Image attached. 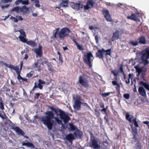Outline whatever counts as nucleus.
I'll list each match as a JSON object with an SVG mask.
<instances>
[{"mask_svg":"<svg viewBox=\"0 0 149 149\" xmlns=\"http://www.w3.org/2000/svg\"><path fill=\"white\" fill-rule=\"evenodd\" d=\"M46 116H44L41 118V121L45 125L47 126L49 130L52 129L54 120L52 119L54 118L58 124H61V121L58 118L54 117L53 113L51 111H47L45 113Z\"/></svg>","mask_w":149,"mask_h":149,"instance_id":"1","label":"nucleus"},{"mask_svg":"<svg viewBox=\"0 0 149 149\" xmlns=\"http://www.w3.org/2000/svg\"><path fill=\"white\" fill-rule=\"evenodd\" d=\"M51 109L54 111L57 115L60 116V118L63 120L65 124L70 120V118L68 114L65 113L60 109L57 110L53 108H52Z\"/></svg>","mask_w":149,"mask_h":149,"instance_id":"2","label":"nucleus"},{"mask_svg":"<svg viewBox=\"0 0 149 149\" xmlns=\"http://www.w3.org/2000/svg\"><path fill=\"white\" fill-rule=\"evenodd\" d=\"M92 57L93 54L90 52L84 54L83 57V60L84 63L91 69L92 66V60L91 59V58Z\"/></svg>","mask_w":149,"mask_h":149,"instance_id":"3","label":"nucleus"},{"mask_svg":"<svg viewBox=\"0 0 149 149\" xmlns=\"http://www.w3.org/2000/svg\"><path fill=\"white\" fill-rule=\"evenodd\" d=\"M70 33L69 30L67 28L62 29L58 33V35L60 38H63L68 35Z\"/></svg>","mask_w":149,"mask_h":149,"instance_id":"4","label":"nucleus"},{"mask_svg":"<svg viewBox=\"0 0 149 149\" xmlns=\"http://www.w3.org/2000/svg\"><path fill=\"white\" fill-rule=\"evenodd\" d=\"M102 13L107 21L109 22L112 21V19L108 10L105 9L103 10H102Z\"/></svg>","mask_w":149,"mask_h":149,"instance_id":"5","label":"nucleus"},{"mask_svg":"<svg viewBox=\"0 0 149 149\" xmlns=\"http://www.w3.org/2000/svg\"><path fill=\"white\" fill-rule=\"evenodd\" d=\"M79 84L82 86L86 87L88 86L87 81L84 78V76H80L79 78Z\"/></svg>","mask_w":149,"mask_h":149,"instance_id":"6","label":"nucleus"},{"mask_svg":"<svg viewBox=\"0 0 149 149\" xmlns=\"http://www.w3.org/2000/svg\"><path fill=\"white\" fill-rule=\"evenodd\" d=\"M141 56L142 60H146L149 58V47L146 48Z\"/></svg>","mask_w":149,"mask_h":149,"instance_id":"7","label":"nucleus"},{"mask_svg":"<svg viewBox=\"0 0 149 149\" xmlns=\"http://www.w3.org/2000/svg\"><path fill=\"white\" fill-rule=\"evenodd\" d=\"M10 1H11V0H2V1L0 3V6H1V8L4 10L5 8H7L9 6V4H5V3Z\"/></svg>","mask_w":149,"mask_h":149,"instance_id":"8","label":"nucleus"},{"mask_svg":"<svg viewBox=\"0 0 149 149\" xmlns=\"http://www.w3.org/2000/svg\"><path fill=\"white\" fill-rule=\"evenodd\" d=\"M38 83H39L38 84V86H37L36 82H35V86L33 89V91L34 89L36 88H38L40 89H42L43 87V86L42 85L45 84V82L41 79H39Z\"/></svg>","mask_w":149,"mask_h":149,"instance_id":"9","label":"nucleus"},{"mask_svg":"<svg viewBox=\"0 0 149 149\" xmlns=\"http://www.w3.org/2000/svg\"><path fill=\"white\" fill-rule=\"evenodd\" d=\"M104 49L103 48L98 50L96 53L97 56L100 58L103 59L104 58Z\"/></svg>","mask_w":149,"mask_h":149,"instance_id":"10","label":"nucleus"},{"mask_svg":"<svg viewBox=\"0 0 149 149\" xmlns=\"http://www.w3.org/2000/svg\"><path fill=\"white\" fill-rule=\"evenodd\" d=\"M139 94L142 96L147 97L146 91L143 86H139L138 88Z\"/></svg>","mask_w":149,"mask_h":149,"instance_id":"11","label":"nucleus"},{"mask_svg":"<svg viewBox=\"0 0 149 149\" xmlns=\"http://www.w3.org/2000/svg\"><path fill=\"white\" fill-rule=\"evenodd\" d=\"M100 142L94 138V149H99L101 148Z\"/></svg>","mask_w":149,"mask_h":149,"instance_id":"12","label":"nucleus"},{"mask_svg":"<svg viewBox=\"0 0 149 149\" xmlns=\"http://www.w3.org/2000/svg\"><path fill=\"white\" fill-rule=\"evenodd\" d=\"M42 46L39 45L38 48L34 50V52L40 56H42Z\"/></svg>","mask_w":149,"mask_h":149,"instance_id":"13","label":"nucleus"},{"mask_svg":"<svg viewBox=\"0 0 149 149\" xmlns=\"http://www.w3.org/2000/svg\"><path fill=\"white\" fill-rule=\"evenodd\" d=\"M81 103L78 100H75L74 104L73 105V107L76 110L79 109L80 108Z\"/></svg>","mask_w":149,"mask_h":149,"instance_id":"14","label":"nucleus"},{"mask_svg":"<svg viewBox=\"0 0 149 149\" xmlns=\"http://www.w3.org/2000/svg\"><path fill=\"white\" fill-rule=\"evenodd\" d=\"M62 1V2L61 3L58 5V6L56 7V8L60 9L61 7L65 8L68 7V1L63 0Z\"/></svg>","mask_w":149,"mask_h":149,"instance_id":"15","label":"nucleus"},{"mask_svg":"<svg viewBox=\"0 0 149 149\" xmlns=\"http://www.w3.org/2000/svg\"><path fill=\"white\" fill-rule=\"evenodd\" d=\"M119 31L118 30L116 31L115 32L113 33L112 37V40L113 41L119 38Z\"/></svg>","mask_w":149,"mask_h":149,"instance_id":"16","label":"nucleus"},{"mask_svg":"<svg viewBox=\"0 0 149 149\" xmlns=\"http://www.w3.org/2000/svg\"><path fill=\"white\" fill-rule=\"evenodd\" d=\"M125 113L126 119L130 122H132V120L134 118L133 116L132 115H130L126 111L123 112V113L124 114H125Z\"/></svg>","mask_w":149,"mask_h":149,"instance_id":"17","label":"nucleus"},{"mask_svg":"<svg viewBox=\"0 0 149 149\" xmlns=\"http://www.w3.org/2000/svg\"><path fill=\"white\" fill-rule=\"evenodd\" d=\"M133 74H131L130 73L128 74V79L127 80H126L127 78L125 74H123V78L125 80V82L126 84H129L130 83V79H133V77L132 75Z\"/></svg>","mask_w":149,"mask_h":149,"instance_id":"18","label":"nucleus"},{"mask_svg":"<svg viewBox=\"0 0 149 149\" xmlns=\"http://www.w3.org/2000/svg\"><path fill=\"white\" fill-rule=\"evenodd\" d=\"M93 6V1L92 0H89L87 2L86 6H84V9H88L92 7Z\"/></svg>","mask_w":149,"mask_h":149,"instance_id":"19","label":"nucleus"},{"mask_svg":"<svg viewBox=\"0 0 149 149\" xmlns=\"http://www.w3.org/2000/svg\"><path fill=\"white\" fill-rule=\"evenodd\" d=\"M138 17L134 14H132L130 16H127V18L128 19L132 20L134 21L137 20Z\"/></svg>","mask_w":149,"mask_h":149,"instance_id":"20","label":"nucleus"},{"mask_svg":"<svg viewBox=\"0 0 149 149\" xmlns=\"http://www.w3.org/2000/svg\"><path fill=\"white\" fill-rule=\"evenodd\" d=\"M139 40L138 42L140 44H145L146 43V40L145 38L143 36H142L139 38Z\"/></svg>","mask_w":149,"mask_h":149,"instance_id":"21","label":"nucleus"},{"mask_svg":"<svg viewBox=\"0 0 149 149\" xmlns=\"http://www.w3.org/2000/svg\"><path fill=\"white\" fill-rule=\"evenodd\" d=\"M21 12L29 13V8H27L26 6L21 7Z\"/></svg>","mask_w":149,"mask_h":149,"instance_id":"22","label":"nucleus"},{"mask_svg":"<svg viewBox=\"0 0 149 149\" xmlns=\"http://www.w3.org/2000/svg\"><path fill=\"white\" fill-rule=\"evenodd\" d=\"M140 85H142L146 90L149 91V84L148 83L141 81L140 82Z\"/></svg>","mask_w":149,"mask_h":149,"instance_id":"23","label":"nucleus"},{"mask_svg":"<svg viewBox=\"0 0 149 149\" xmlns=\"http://www.w3.org/2000/svg\"><path fill=\"white\" fill-rule=\"evenodd\" d=\"M14 129L16 132L19 134H20L21 135H23L24 133V132L19 127H15L13 128Z\"/></svg>","mask_w":149,"mask_h":149,"instance_id":"24","label":"nucleus"},{"mask_svg":"<svg viewBox=\"0 0 149 149\" xmlns=\"http://www.w3.org/2000/svg\"><path fill=\"white\" fill-rule=\"evenodd\" d=\"M134 68L135 69L136 72H138V76L140 75L141 73L143 71V69L138 66H135Z\"/></svg>","mask_w":149,"mask_h":149,"instance_id":"25","label":"nucleus"},{"mask_svg":"<svg viewBox=\"0 0 149 149\" xmlns=\"http://www.w3.org/2000/svg\"><path fill=\"white\" fill-rule=\"evenodd\" d=\"M71 6L72 8L75 10H78L79 9V6L78 3L75 4L74 3H71Z\"/></svg>","mask_w":149,"mask_h":149,"instance_id":"26","label":"nucleus"},{"mask_svg":"<svg viewBox=\"0 0 149 149\" xmlns=\"http://www.w3.org/2000/svg\"><path fill=\"white\" fill-rule=\"evenodd\" d=\"M21 7L19 6H17L14 7L12 9L11 11H15L17 13L21 12Z\"/></svg>","mask_w":149,"mask_h":149,"instance_id":"27","label":"nucleus"},{"mask_svg":"<svg viewBox=\"0 0 149 149\" xmlns=\"http://www.w3.org/2000/svg\"><path fill=\"white\" fill-rule=\"evenodd\" d=\"M66 138L68 140L70 141L73 139V136L72 134H70L66 136Z\"/></svg>","mask_w":149,"mask_h":149,"instance_id":"28","label":"nucleus"},{"mask_svg":"<svg viewBox=\"0 0 149 149\" xmlns=\"http://www.w3.org/2000/svg\"><path fill=\"white\" fill-rule=\"evenodd\" d=\"M113 93L114 92H108L107 93H100V94L101 95L102 97H106L107 96L109 95L110 94H113Z\"/></svg>","mask_w":149,"mask_h":149,"instance_id":"29","label":"nucleus"},{"mask_svg":"<svg viewBox=\"0 0 149 149\" xmlns=\"http://www.w3.org/2000/svg\"><path fill=\"white\" fill-rule=\"evenodd\" d=\"M13 69L16 71L17 74H18V72L19 73H20L21 70L20 68V70L19 69V67L17 66H16L15 67H14L13 66Z\"/></svg>","mask_w":149,"mask_h":149,"instance_id":"30","label":"nucleus"},{"mask_svg":"<svg viewBox=\"0 0 149 149\" xmlns=\"http://www.w3.org/2000/svg\"><path fill=\"white\" fill-rule=\"evenodd\" d=\"M129 43L133 46H136L138 45L139 42L137 41L134 42V41H131L129 42Z\"/></svg>","mask_w":149,"mask_h":149,"instance_id":"31","label":"nucleus"},{"mask_svg":"<svg viewBox=\"0 0 149 149\" xmlns=\"http://www.w3.org/2000/svg\"><path fill=\"white\" fill-rule=\"evenodd\" d=\"M25 36H20L19 37V38L21 41L25 42L26 41V39L24 38Z\"/></svg>","mask_w":149,"mask_h":149,"instance_id":"32","label":"nucleus"},{"mask_svg":"<svg viewBox=\"0 0 149 149\" xmlns=\"http://www.w3.org/2000/svg\"><path fill=\"white\" fill-rule=\"evenodd\" d=\"M0 63H3L4 65L6 67L9 68H10L13 69V66L12 65H9L8 64L6 63H4L3 61L0 62Z\"/></svg>","mask_w":149,"mask_h":149,"instance_id":"33","label":"nucleus"},{"mask_svg":"<svg viewBox=\"0 0 149 149\" xmlns=\"http://www.w3.org/2000/svg\"><path fill=\"white\" fill-rule=\"evenodd\" d=\"M28 44L31 45L33 47H35L37 45V44L32 41H29L27 42Z\"/></svg>","mask_w":149,"mask_h":149,"instance_id":"34","label":"nucleus"},{"mask_svg":"<svg viewBox=\"0 0 149 149\" xmlns=\"http://www.w3.org/2000/svg\"><path fill=\"white\" fill-rule=\"evenodd\" d=\"M133 122L134 125L135 127H139V125L136 120V118H135L133 120Z\"/></svg>","mask_w":149,"mask_h":149,"instance_id":"35","label":"nucleus"},{"mask_svg":"<svg viewBox=\"0 0 149 149\" xmlns=\"http://www.w3.org/2000/svg\"><path fill=\"white\" fill-rule=\"evenodd\" d=\"M26 145L28 147H30L31 148H34V146L33 143L28 142L26 143Z\"/></svg>","mask_w":149,"mask_h":149,"instance_id":"36","label":"nucleus"},{"mask_svg":"<svg viewBox=\"0 0 149 149\" xmlns=\"http://www.w3.org/2000/svg\"><path fill=\"white\" fill-rule=\"evenodd\" d=\"M111 50V49H110L107 50H105L104 49V53L105 52H106V55H109L110 56Z\"/></svg>","mask_w":149,"mask_h":149,"instance_id":"37","label":"nucleus"},{"mask_svg":"<svg viewBox=\"0 0 149 149\" xmlns=\"http://www.w3.org/2000/svg\"><path fill=\"white\" fill-rule=\"evenodd\" d=\"M18 31L20 33V36H26L25 32L22 29H21Z\"/></svg>","mask_w":149,"mask_h":149,"instance_id":"38","label":"nucleus"},{"mask_svg":"<svg viewBox=\"0 0 149 149\" xmlns=\"http://www.w3.org/2000/svg\"><path fill=\"white\" fill-rule=\"evenodd\" d=\"M108 108V106L106 107V108H103L101 110V112L103 113V114H107V110Z\"/></svg>","mask_w":149,"mask_h":149,"instance_id":"39","label":"nucleus"},{"mask_svg":"<svg viewBox=\"0 0 149 149\" xmlns=\"http://www.w3.org/2000/svg\"><path fill=\"white\" fill-rule=\"evenodd\" d=\"M34 73V71H32L30 72L28 74H27L26 75V77H28V78H29L31 77L32 76L33 74Z\"/></svg>","mask_w":149,"mask_h":149,"instance_id":"40","label":"nucleus"},{"mask_svg":"<svg viewBox=\"0 0 149 149\" xmlns=\"http://www.w3.org/2000/svg\"><path fill=\"white\" fill-rule=\"evenodd\" d=\"M137 133V132L136 130L132 129V134L133 135L134 138L135 137V136Z\"/></svg>","mask_w":149,"mask_h":149,"instance_id":"41","label":"nucleus"},{"mask_svg":"<svg viewBox=\"0 0 149 149\" xmlns=\"http://www.w3.org/2000/svg\"><path fill=\"white\" fill-rule=\"evenodd\" d=\"M135 148L136 149H141V143L138 142L137 144L135 146Z\"/></svg>","mask_w":149,"mask_h":149,"instance_id":"42","label":"nucleus"},{"mask_svg":"<svg viewBox=\"0 0 149 149\" xmlns=\"http://www.w3.org/2000/svg\"><path fill=\"white\" fill-rule=\"evenodd\" d=\"M123 97L127 99H128L130 98V95L128 93H125L123 95Z\"/></svg>","mask_w":149,"mask_h":149,"instance_id":"43","label":"nucleus"},{"mask_svg":"<svg viewBox=\"0 0 149 149\" xmlns=\"http://www.w3.org/2000/svg\"><path fill=\"white\" fill-rule=\"evenodd\" d=\"M22 4L23 5H27L29 3L28 0H22Z\"/></svg>","mask_w":149,"mask_h":149,"instance_id":"44","label":"nucleus"},{"mask_svg":"<svg viewBox=\"0 0 149 149\" xmlns=\"http://www.w3.org/2000/svg\"><path fill=\"white\" fill-rule=\"evenodd\" d=\"M69 126L70 129L72 130H74L75 129V127L72 124L70 123Z\"/></svg>","mask_w":149,"mask_h":149,"instance_id":"45","label":"nucleus"},{"mask_svg":"<svg viewBox=\"0 0 149 149\" xmlns=\"http://www.w3.org/2000/svg\"><path fill=\"white\" fill-rule=\"evenodd\" d=\"M106 115L104 117V120H106V123H107L109 122V120L108 118V115L107 113V114H105Z\"/></svg>","mask_w":149,"mask_h":149,"instance_id":"46","label":"nucleus"},{"mask_svg":"<svg viewBox=\"0 0 149 149\" xmlns=\"http://www.w3.org/2000/svg\"><path fill=\"white\" fill-rule=\"evenodd\" d=\"M95 39L97 43H99V37L98 36L96 35L95 36Z\"/></svg>","mask_w":149,"mask_h":149,"instance_id":"47","label":"nucleus"},{"mask_svg":"<svg viewBox=\"0 0 149 149\" xmlns=\"http://www.w3.org/2000/svg\"><path fill=\"white\" fill-rule=\"evenodd\" d=\"M10 19L12 20V21L15 22H18V20L17 18H15V17L12 16Z\"/></svg>","mask_w":149,"mask_h":149,"instance_id":"48","label":"nucleus"},{"mask_svg":"<svg viewBox=\"0 0 149 149\" xmlns=\"http://www.w3.org/2000/svg\"><path fill=\"white\" fill-rule=\"evenodd\" d=\"M147 97H142L141 99V100L142 102L143 103H145L147 101Z\"/></svg>","mask_w":149,"mask_h":149,"instance_id":"49","label":"nucleus"},{"mask_svg":"<svg viewBox=\"0 0 149 149\" xmlns=\"http://www.w3.org/2000/svg\"><path fill=\"white\" fill-rule=\"evenodd\" d=\"M77 47V48L79 50H82L83 48L82 46L80 45H79L78 44L76 45Z\"/></svg>","mask_w":149,"mask_h":149,"instance_id":"50","label":"nucleus"},{"mask_svg":"<svg viewBox=\"0 0 149 149\" xmlns=\"http://www.w3.org/2000/svg\"><path fill=\"white\" fill-rule=\"evenodd\" d=\"M22 0H17L15 2V4L16 5H18L20 3H22Z\"/></svg>","mask_w":149,"mask_h":149,"instance_id":"51","label":"nucleus"},{"mask_svg":"<svg viewBox=\"0 0 149 149\" xmlns=\"http://www.w3.org/2000/svg\"><path fill=\"white\" fill-rule=\"evenodd\" d=\"M95 114L97 118H99L100 115V113L99 112L97 111L96 110H95Z\"/></svg>","mask_w":149,"mask_h":149,"instance_id":"52","label":"nucleus"},{"mask_svg":"<svg viewBox=\"0 0 149 149\" xmlns=\"http://www.w3.org/2000/svg\"><path fill=\"white\" fill-rule=\"evenodd\" d=\"M33 67L35 68H39V67L38 66V63L37 62H35L33 65Z\"/></svg>","mask_w":149,"mask_h":149,"instance_id":"53","label":"nucleus"},{"mask_svg":"<svg viewBox=\"0 0 149 149\" xmlns=\"http://www.w3.org/2000/svg\"><path fill=\"white\" fill-rule=\"evenodd\" d=\"M0 107L1 109L2 110L4 109L3 103L1 102H0Z\"/></svg>","mask_w":149,"mask_h":149,"instance_id":"54","label":"nucleus"},{"mask_svg":"<svg viewBox=\"0 0 149 149\" xmlns=\"http://www.w3.org/2000/svg\"><path fill=\"white\" fill-rule=\"evenodd\" d=\"M17 78L19 80H21L22 79V77L20 75V73H19L17 74Z\"/></svg>","mask_w":149,"mask_h":149,"instance_id":"55","label":"nucleus"},{"mask_svg":"<svg viewBox=\"0 0 149 149\" xmlns=\"http://www.w3.org/2000/svg\"><path fill=\"white\" fill-rule=\"evenodd\" d=\"M120 70L121 73H122L123 74H125L123 69V66H121L120 68Z\"/></svg>","mask_w":149,"mask_h":149,"instance_id":"56","label":"nucleus"},{"mask_svg":"<svg viewBox=\"0 0 149 149\" xmlns=\"http://www.w3.org/2000/svg\"><path fill=\"white\" fill-rule=\"evenodd\" d=\"M143 123L146 125L148 127V128L149 129V122L147 121H145L143 122Z\"/></svg>","mask_w":149,"mask_h":149,"instance_id":"57","label":"nucleus"},{"mask_svg":"<svg viewBox=\"0 0 149 149\" xmlns=\"http://www.w3.org/2000/svg\"><path fill=\"white\" fill-rule=\"evenodd\" d=\"M78 6H79V8H82L84 7V5H83L80 2L79 3H78Z\"/></svg>","mask_w":149,"mask_h":149,"instance_id":"58","label":"nucleus"},{"mask_svg":"<svg viewBox=\"0 0 149 149\" xmlns=\"http://www.w3.org/2000/svg\"><path fill=\"white\" fill-rule=\"evenodd\" d=\"M112 83L114 85H117L118 84L117 83V81H113L112 82Z\"/></svg>","mask_w":149,"mask_h":149,"instance_id":"59","label":"nucleus"},{"mask_svg":"<svg viewBox=\"0 0 149 149\" xmlns=\"http://www.w3.org/2000/svg\"><path fill=\"white\" fill-rule=\"evenodd\" d=\"M40 95V94L38 93H36V95L34 97V98L35 99H38Z\"/></svg>","mask_w":149,"mask_h":149,"instance_id":"60","label":"nucleus"},{"mask_svg":"<svg viewBox=\"0 0 149 149\" xmlns=\"http://www.w3.org/2000/svg\"><path fill=\"white\" fill-rule=\"evenodd\" d=\"M116 86H117L116 87V90H119L120 88V85L119 84H118Z\"/></svg>","mask_w":149,"mask_h":149,"instance_id":"61","label":"nucleus"},{"mask_svg":"<svg viewBox=\"0 0 149 149\" xmlns=\"http://www.w3.org/2000/svg\"><path fill=\"white\" fill-rule=\"evenodd\" d=\"M48 62V61L47 60H45L43 61L41 63L43 65L44 64H47Z\"/></svg>","mask_w":149,"mask_h":149,"instance_id":"62","label":"nucleus"},{"mask_svg":"<svg viewBox=\"0 0 149 149\" xmlns=\"http://www.w3.org/2000/svg\"><path fill=\"white\" fill-rule=\"evenodd\" d=\"M112 72L114 76H117L118 75V72L116 71H114L113 72Z\"/></svg>","mask_w":149,"mask_h":149,"instance_id":"63","label":"nucleus"},{"mask_svg":"<svg viewBox=\"0 0 149 149\" xmlns=\"http://www.w3.org/2000/svg\"><path fill=\"white\" fill-rule=\"evenodd\" d=\"M35 6L36 7H39L40 6L39 3H36Z\"/></svg>","mask_w":149,"mask_h":149,"instance_id":"64","label":"nucleus"}]
</instances>
